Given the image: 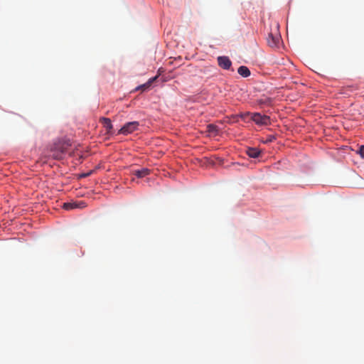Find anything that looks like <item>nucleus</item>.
Listing matches in <instances>:
<instances>
[{"label": "nucleus", "instance_id": "6", "mask_svg": "<svg viewBox=\"0 0 364 364\" xmlns=\"http://www.w3.org/2000/svg\"><path fill=\"white\" fill-rule=\"evenodd\" d=\"M84 207H85V203L82 201L74 202V203H65L63 204V208L65 210H73L75 208H83Z\"/></svg>", "mask_w": 364, "mask_h": 364}, {"label": "nucleus", "instance_id": "4", "mask_svg": "<svg viewBox=\"0 0 364 364\" xmlns=\"http://www.w3.org/2000/svg\"><path fill=\"white\" fill-rule=\"evenodd\" d=\"M70 146V143L69 140H63L59 144L55 145L56 154H54V156L57 159L61 158V154L65 153Z\"/></svg>", "mask_w": 364, "mask_h": 364}, {"label": "nucleus", "instance_id": "11", "mask_svg": "<svg viewBox=\"0 0 364 364\" xmlns=\"http://www.w3.org/2000/svg\"><path fill=\"white\" fill-rule=\"evenodd\" d=\"M237 73L243 77H247L251 74L249 68L244 65L239 67Z\"/></svg>", "mask_w": 364, "mask_h": 364}, {"label": "nucleus", "instance_id": "10", "mask_svg": "<svg viewBox=\"0 0 364 364\" xmlns=\"http://www.w3.org/2000/svg\"><path fill=\"white\" fill-rule=\"evenodd\" d=\"M157 77L158 76H155L150 78L146 83L139 86L136 90H142L144 91L149 89L151 86L152 83L157 79Z\"/></svg>", "mask_w": 364, "mask_h": 364}, {"label": "nucleus", "instance_id": "5", "mask_svg": "<svg viewBox=\"0 0 364 364\" xmlns=\"http://www.w3.org/2000/svg\"><path fill=\"white\" fill-rule=\"evenodd\" d=\"M218 65L225 70H229L232 65V62L227 56H219L217 58Z\"/></svg>", "mask_w": 364, "mask_h": 364}, {"label": "nucleus", "instance_id": "13", "mask_svg": "<svg viewBox=\"0 0 364 364\" xmlns=\"http://www.w3.org/2000/svg\"><path fill=\"white\" fill-rule=\"evenodd\" d=\"M358 153L360 154L362 159H364V145H361L360 146L359 151Z\"/></svg>", "mask_w": 364, "mask_h": 364}, {"label": "nucleus", "instance_id": "8", "mask_svg": "<svg viewBox=\"0 0 364 364\" xmlns=\"http://www.w3.org/2000/svg\"><path fill=\"white\" fill-rule=\"evenodd\" d=\"M150 173V170L147 168H142L138 170H133L132 174L138 178H144Z\"/></svg>", "mask_w": 364, "mask_h": 364}, {"label": "nucleus", "instance_id": "14", "mask_svg": "<svg viewBox=\"0 0 364 364\" xmlns=\"http://www.w3.org/2000/svg\"><path fill=\"white\" fill-rule=\"evenodd\" d=\"M92 173V171L81 174L80 177L85 178L89 176Z\"/></svg>", "mask_w": 364, "mask_h": 364}, {"label": "nucleus", "instance_id": "9", "mask_svg": "<svg viewBox=\"0 0 364 364\" xmlns=\"http://www.w3.org/2000/svg\"><path fill=\"white\" fill-rule=\"evenodd\" d=\"M260 150L255 147H248L246 154L251 158H257L260 155Z\"/></svg>", "mask_w": 364, "mask_h": 364}, {"label": "nucleus", "instance_id": "3", "mask_svg": "<svg viewBox=\"0 0 364 364\" xmlns=\"http://www.w3.org/2000/svg\"><path fill=\"white\" fill-rule=\"evenodd\" d=\"M139 124L136 121L126 123L118 132V134L127 135L138 129Z\"/></svg>", "mask_w": 364, "mask_h": 364}, {"label": "nucleus", "instance_id": "2", "mask_svg": "<svg viewBox=\"0 0 364 364\" xmlns=\"http://www.w3.org/2000/svg\"><path fill=\"white\" fill-rule=\"evenodd\" d=\"M281 40V36L277 31L275 32L271 31L268 34L267 42L269 46L272 48H277L280 44Z\"/></svg>", "mask_w": 364, "mask_h": 364}, {"label": "nucleus", "instance_id": "12", "mask_svg": "<svg viewBox=\"0 0 364 364\" xmlns=\"http://www.w3.org/2000/svg\"><path fill=\"white\" fill-rule=\"evenodd\" d=\"M207 129L209 133H215L218 132L217 127L213 124H210L207 126Z\"/></svg>", "mask_w": 364, "mask_h": 364}, {"label": "nucleus", "instance_id": "1", "mask_svg": "<svg viewBox=\"0 0 364 364\" xmlns=\"http://www.w3.org/2000/svg\"><path fill=\"white\" fill-rule=\"evenodd\" d=\"M251 115V119L254 121L257 124L259 125H267L269 124V117L267 115H261L259 113L255 112L250 114L249 112L242 114L241 117L245 119L247 116Z\"/></svg>", "mask_w": 364, "mask_h": 364}, {"label": "nucleus", "instance_id": "7", "mask_svg": "<svg viewBox=\"0 0 364 364\" xmlns=\"http://www.w3.org/2000/svg\"><path fill=\"white\" fill-rule=\"evenodd\" d=\"M100 122L103 124L104 127L106 129L107 132L108 134L112 132L113 126L112 124L110 119L106 117H101L100 119Z\"/></svg>", "mask_w": 364, "mask_h": 364}]
</instances>
